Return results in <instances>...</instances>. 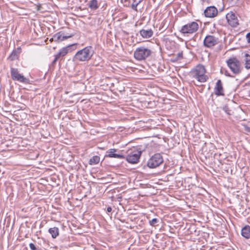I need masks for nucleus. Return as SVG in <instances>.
Instances as JSON below:
<instances>
[{"label":"nucleus","instance_id":"obj_16","mask_svg":"<svg viewBox=\"0 0 250 250\" xmlns=\"http://www.w3.org/2000/svg\"><path fill=\"white\" fill-rule=\"evenodd\" d=\"M21 53V47H19L16 49L14 50L9 56L10 60L12 61H13V60L18 59L19 58V55Z\"/></svg>","mask_w":250,"mask_h":250},{"label":"nucleus","instance_id":"obj_29","mask_svg":"<svg viewBox=\"0 0 250 250\" xmlns=\"http://www.w3.org/2000/svg\"><path fill=\"white\" fill-rule=\"evenodd\" d=\"M246 38H247V42H250V32L248 33L246 35Z\"/></svg>","mask_w":250,"mask_h":250},{"label":"nucleus","instance_id":"obj_28","mask_svg":"<svg viewBox=\"0 0 250 250\" xmlns=\"http://www.w3.org/2000/svg\"><path fill=\"white\" fill-rule=\"evenodd\" d=\"M55 58L54 60L52 61V64L53 65H55L57 62V61L60 59V58L56 54L55 55Z\"/></svg>","mask_w":250,"mask_h":250},{"label":"nucleus","instance_id":"obj_18","mask_svg":"<svg viewBox=\"0 0 250 250\" xmlns=\"http://www.w3.org/2000/svg\"><path fill=\"white\" fill-rule=\"evenodd\" d=\"M48 232L53 238H56L59 235V229L57 227H54L48 229Z\"/></svg>","mask_w":250,"mask_h":250},{"label":"nucleus","instance_id":"obj_22","mask_svg":"<svg viewBox=\"0 0 250 250\" xmlns=\"http://www.w3.org/2000/svg\"><path fill=\"white\" fill-rule=\"evenodd\" d=\"M244 61L245 62V68L247 69H250V55L248 53L245 54Z\"/></svg>","mask_w":250,"mask_h":250},{"label":"nucleus","instance_id":"obj_31","mask_svg":"<svg viewBox=\"0 0 250 250\" xmlns=\"http://www.w3.org/2000/svg\"><path fill=\"white\" fill-rule=\"evenodd\" d=\"M112 211V208L110 207H108L107 208V211L108 212H110Z\"/></svg>","mask_w":250,"mask_h":250},{"label":"nucleus","instance_id":"obj_17","mask_svg":"<svg viewBox=\"0 0 250 250\" xmlns=\"http://www.w3.org/2000/svg\"><path fill=\"white\" fill-rule=\"evenodd\" d=\"M242 235L246 238L249 239L250 238V226L246 225L241 230Z\"/></svg>","mask_w":250,"mask_h":250},{"label":"nucleus","instance_id":"obj_25","mask_svg":"<svg viewBox=\"0 0 250 250\" xmlns=\"http://www.w3.org/2000/svg\"><path fill=\"white\" fill-rule=\"evenodd\" d=\"M183 52H180L175 55L174 58H173V62H175L179 60H181L183 58Z\"/></svg>","mask_w":250,"mask_h":250},{"label":"nucleus","instance_id":"obj_10","mask_svg":"<svg viewBox=\"0 0 250 250\" xmlns=\"http://www.w3.org/2000/svg\"><path fill=\"white\" fill-rule=\"evenodd\" d=\"M74 36V34L65 35L63 32L60 31L54 34L52 38L50 39L51 42L54 41L56 42H60Z\"/></svg>","mask_w":250,"mask_h":250},{"label":"nucleus","instance_id":"obj_5","mask_svg":"<svg viewBox=\"0 0 250 250\" xmlns=\"http://www.w3.org/2000/svg\"><path fill=\"white\" fill-rule=\"evenodd\" d=\"M141 154V151L136 147H133L127 151L126 160L130 164H136L139 162Z\"/></svg>","mask_w":250,"mask_h":250},{"label":"nucleus","instance_id":"obj_6","mask_svg":"<svg viewBox=\"0 0 250 250\" xmlns=\"http://www.w3.org/2000/svg\"><path fill=\"white\" fill-rule=\"evenodd\" d=\"M163 162L164 158L162 155L159 153H157L148 160L147 166L150 168H155L160 166Z\"/></svg>","mask_w":250,"mask_h":250},{"label":"nucleus","instance_id":"obj_1","mask_svg":"<svg viewBox=\"0 0 250 250\" xmlns=\"http://www.w3.org/2000/svg\"><path fill=\"white\" fill-rule=\"evenodd\" d=\"M206 69L202 64H198L193 68L190 72V76L196 79L200 83H205L208 79V75H206Z\"/></svg>","mask_w":250,"mask_h":250},{"label":"nucleus","instance_id":"obj_4","mask_svg":"<svg viewBox=\"0 0 250 250\" xmlns=\"http://www.w3.org/2000/svg\"><path fill=\"white\" fill-rule=\"evenodd\" d=\"M199 28V25L196 21H191L182 26L179 32L184 36H188L195 33Z\"/></svg>","mask_w":250,"mask_h":250},{"label":"nucleus","instance_id":"obj_13","mask_svg":"<svg viewBox=\"0 0 250 250\" xmlns=\"http://www.w3.org/2000/svg\"><path fill=\"white\" fill-rule=\"evenodd\" d=\"M214 90L215 94L217 96L225 95L223 83L221 80L217 81Z\"/></svg>","mask_w":250,"mask_h":250},{"label":"nucleus","instance_id":"obj_24","mask_svg":"<svg viewBox=\"0 0 250 250\" xmlns=\"http://www.w3.org/2000/svg\"><path fill=\"white\" fill-rule=\"evenodd\" d=\"M133 2L131 4V8L136 11H137V6L142 2V0H133Z\"/></svg>","mask_w":250,"mask_h":250},{"label":"nucleus","instance_id":"obj_19","mask_svg":"<svg viewBox=\"0 0 250 250\" xmlns=\"http://www.w3.org/2000/svg\"><path fill=\"white\" fill-rule=\"evenodd\" d=\"M71 45H69L66 47H63L61 49H60V51L56 55L61 59L63 58L64 56H65L68 53L69 50V48L71 46Z\"/></svg>","mask_w":250,"mask_h":250},{"label":"nucleus","instance_id":"obj_14","mask_svg":"<svg viewBox=\"0 0 250 250\" xmlns=\"http://www.w3.org/2000/svg\"><path fill=\"white\" fill-rule=\"evenodd\" d=\"M117 151V149L115 148H111L108 150L106 151V154L105 155V157H109V158H119V159H123L124 158V156L122 155L115 153V152Z\"/></svg>","mask_w":250,"mask_h":250},{"label":"nucleus","instance_id":"obj_11","mask_svg":"<svg viewBox=\"0 0 250 250\" xmlns=\"http://www.w3.org/2000/svg\"><path fill=\"white\" fill-rule=\"evenodd\" d=\"M228 22L231 27H235L239 25L238 20L235 14L232 12L226 15Z\"/></svg>","mask_w":250,"mask_h":250},{"label":"nucleus","instance_id":"obj_32","mask_svg":"<svg viewBox=\"0 0 250 250\" xmlns=\"http://www.w3.org/2000/svg\"><path fill=\"white\" fill-rule=\"evenodd\" d=\"M247 131H250V128H249H249H248V129H247Z\"/></svg>","mask_w":250,"mask_h":250},{"label":"nucleus","instance_id":"obj_15","mask_svg":"<svg viewBox=\"0 0 250 250\" xmlns=\"http://www.w3.org/2000/svg\"><path fill=\"white\" fill-rule=\"evenodd\" d=\"M140 34L142 38L145 39H148L151 38L153 35V31L152 29H141L140 31Z\"/></svg>","mask_w":250,"mask_h":250},{"label":"nucleus","instance_id":"obj_8","mask_svg":"<svg viewBox=\"0 0 250 250\" xmlns=\"http://www.w3.org/2000/svg\"><path fill=\"white\" fill-rule=\"evenodd\" d=\"M10 73L11 78L14 81H17L25 84H29L30 80L25 77L23 75L20 74L17 68H11Z\"/></svg>","mask_w":250,"mask_h":250},{"label":"nucleus","instance_id":"obj_12","mask_svg":"<svg viewBox=\"0 0 250 250\" xmlns=\"http://www.w3.org/2000/svg\"><path fill=\"white\" fill-rule=\"evenodd\" d=\"M204 14L206 17L214 18L218 14V10L214 6H208L204 11Z\"/></svg>","mask_w":250,"mask_h":250},{"label":"nucleus","instance_id":"obj_3","mask_svg":"<svg viewBox=\"0 0 250 250\" xmlns=\"http://www.w3.org/2000/svg\"><path fill=\"white\" fill-rule=\"evenodd\" d=\"M152 53V50L145 46H140L136 49L134 57L138 61H143L149 57Z\"/></svg>","mask_w":250,"mask_h":250},{"label":"nucleus","instance_id":"obj_30","mask_svg":"<svg viewBox=\"0 0 250 250\" xmlns=\"http://www.w3.org/2000/svg\"><path fill=\"white\" fill-rule=\"evenodd\" d=\"M203 4L205 3H207L209 4L210 3V0H200Z\"/></svg>","mask_w":250,"mask_h":250},{"label":"nucleus","instance_id":"obj_2","mask_svg":"<svg viewBox=\"0 0 250 250\" xmlns=\"http://www.w3.org/2000/svg\"><path fill=\"white\" fill-rule=\"evenodd\" d=\"M93 53L94 51L92 46H86L78 51L75 54L74 59L81 62L87 61L91 58Z\"/></svg>","mask_w":250,"mask_h":250},{"label":"nucleus","instance_id":"obj_23","mask_svg":"<svg viewBox=\"0 0 250 250\" xmlns=\"http://www.w3.org/2000/svg\"><path fill=\"white\" fill-rule=\"evenodd\" d=\"M223 110L228 115H231L233 113V111L229 106L228 104H226L222 107Z\"/></svg>","mask_w":250,"mask_h":250},{"label":"nucleus","instance_id":"obj_26","mask_svg":"<svg viewBox=\"0 0 250 250\" xmlns=\"http://www.w3.org/2000/svg\"><path fill=\"white\" fill-rule=\"evenodd\" d=\"M158 222V220L157 218H153L149 221V224L152 226H155Z\"/></svg>","mask_w":250,"mask_h":250},{"label":"nucleus","instance_id":"obj_27","mask_svg":"<svg viewBox=\"0 0 250 250\" xmlns=\"http://www.w3.org/2000/svg\"><path fill=\"white\" fill-rule=\"evenodd\" d=\"M29 246L30 249L31 250H39V249L38 248H36L35 245L32 243H30Z\"/></svg>","mask_w":250,"mask_h":250},{"label":"nucleus","instance_id":"obj_21","mask_svg":"<svg viewBox=\"0 0 250 250\" xmlns=\"http://www.w3.org/2000/svg\"><path fill=\"white\" fill-rule=\"evenodd\" d=\"M100 160L99 156L97 155L94 156L90 159L89 164L91 165L97 164L100 162Z\"/></svg>","mask_w":250,"mask_h":250},{"label":"nucleus","instance_id":"obj_9","mask_svg":"<svg viewBox=\"0 0 250 250\" xmlns=\"http://www.w3.org/2000/svg\"><path fill=\"white\" fill-rule=\"evenodd\" d=\"M218 42V38L213 35L206 36L203 41L204 45L209 48H212L213 46L217 45Z\"/></svg>","mask_w":250,"mask_h":250},{"label":"nucleus","instance_id":"obj_7","mask_svg":"<svg viewBox=\"0 0 250 250\" xmlns=\"http://www.w3.org/2000/svg\"><path fill=\"white\" fill-rule=\"evenodd\" d=\"M227 65L235 75H238L241 72L240 62L236 58L229 59L227 61Z\"/></svg>","mask_w":250,"mask_h":250},{"label":"nucleus","instance_id":"obj_20","mask_svg":"<svg viewBox=\"0 0 250 250\" xmlns=\"http://www.w3.org/2000/svg\"><path fill=\"white\" fill-rule=\"evenodd\" d=\"M88 7L92 10H96L99 7V3L97 0H90L87 4Z\"/></svg>","mask_w":250,"mask_h":250}]
</instances>
